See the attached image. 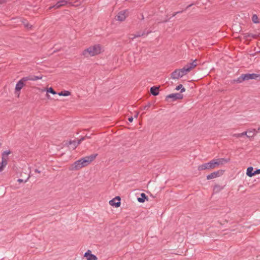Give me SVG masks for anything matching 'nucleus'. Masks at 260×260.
Segmentation results:
<instances>
[{
  "mask_svg": "<svg viewBox=\"0 0 260 260\" xmlns=\"http://www.w3.org/2000/svg\"><path fill=\"white\" fill-rule=\"evenodd\" d=\"M104 50L103 46L96 44L84 49L81 53V55L85 58L93 57L101 54L104 52Z\"/></svg>",
  "mask_w": 260,
  "mask_h": 260,
  "instance_id": "f257e3e1",
  "label": "nucleus"
},
{
  "mask_svg": "<svg viewBox=\"0 0 260 260\" xmlns=\"http://www.w3.org/2000/svg\"><path fill=\"white\" fill-rule=\"evenodd\" d=\"M197 65V60L186 64L183 68L177 69L171 74V78L173 79H179L194 69Z\"/></svg>",
  "mask_w": 260,
  "mask_h": 260,
  "instance_id": "f03ea898",
  "label": "nucleus"
},
{
  "mask_svg": "<svg viewBox=\"0 0 260 260\" xmlns=\"http://www.w3.org/2000/svg\"><path fill=\"white\" fill-rule=\"evenodd\" d=\"M96 155L92 154L75 161L71 166V170H78L89 165L95 158Z\"/></svg>",
  "mask_w": 260,
  "mask_h": 260,
  "instance_id": "7ed1b4c3",
  "label": "nucleus"
},
{
  "mask_svg": "<svg viewBox=\"0 0 260 260\" xmlns=\"http://www.w3.org/2000/svg\"><path fill=\"white\" fill-rule=\"evenodd\" d=\"M228 162V160L224 158L213 159L208 162L203 164L198 167L199 171L205 170H212Z\"/></svg>",
  "mask_w": 260,
  "mask_h": 260,
  "instance_id": "20e7f679",
  "label": "nucleus"
},
{
  "mask_svg": "<svg viewBox=\"0 0 260 260\" xmlns=\"http://www.w3.org/2000/svg\"><path fill=\"white\" fill-rule=\"evenodd\" d=\"M28 81V79L25 77H23L19 80L16 83L14 93L15 95L19 98L20 94V90L25 86V82Z\"/></svg>",
  "mask_w": 260,
  "mask_h": 260,
  "instance_id": "39448f33",
  "label": "nucleus"
},
{
  "mask_svg": "<svg viewBox=\"0 0 260 260\" xmlns=\"http://www.w3.org/2000/svg\"><path fill=\"white\" fill-rule=\"evenodd\" d=\"M258 79L260 80V74H242L238 79L237 81L239 83L243 82L244 80H248L249 79Z\"/></svg>",
  "mask_w": 260,
  "mask_h": 260,
  "instance_id": "423d86ee",
  "label": "nucleus"
},
{
  "mask_svg": "<svg viewBox=\"0 0 260 260\" xmlns=\"http://www.w3.org/2000/svg\"><path fill=\"white\" fill-rule=\"evenodd\" d=\"M68 5V0H57L56 3L53 5L52 6L48 8V10H50L52 8H54L55 9H59V8Z\"/></svg>",
  "mask_w": 260,
  "mask_h": 260,
  "instance_id": "0eeeda50",
  "label": "nucleus"
},
{
  "mask_svg": "<svg viewBox=\"0 0 260 260\" xmlns=\"http://www.w3.org/2000/svg\"><path fill=\"white\" fill-rule=\"evenodd\" d=\"M128 15L127 10H122L120 11L116 16V20L119 21H124Z\"/></svg>",
  "mask_w": 260,
  "mask_h": 260,
  "instance_id": "6e6552de",
  "label": "nucleus"
},
{
  "mask_svg": "<svg viewBox=\"0 0 260 260\" xmlns=\"http://www.w3.org/2000/svg\"><path fill=\"white\" fill-rule=\"evenodd\" d=\"M182 98H183V95H182V94H181L180 93H172V94L168 95L166 97V100L167 101L169 102V99H172V101H175L177 100H181Z\"/></svg>",
  "mask_w": 260,
  "mask_h": 260,
  "instance_id": "1a4fd4ad",
  "label": "nucleus"
},
{
  "mask_svg": "<svg viewBox=\"0 0 260 260\" xmlns=\"http://www.w3.org/2000/svg\"><path fill=\"white\" fill-rule=\"evenodd\" d=\"M120 198L119 196H117L112 200H110L109 202V204L113 207L118 208L120 206Z\"/></svg>",
  "mask_w": 260,
  "mask_h": 260,
  "instance_id": "9d476101",
  "label": "nucleus"
},
{
  "mask_svg": "<svg viewBox=\"0 0 260 260\" xmlns=\"http://www.w3.org/2000/svg\"><path fill=\"white\" fill-rule=\"evenodd\" d=\"M223 172L224 171L223 170H218L217 171L213 172L207 176V179L208 180H210L216 178L221 176Z\"/></svg>",
  "mask_w": 260,
  "mask_h": 260,
  "instance_id": "9b49d317",
  "label": "nucleus"
},
{
  "mask_svg": "<svg viewBox=\"0 0 260 260\" xmlns=\"http://www.w3.org/2000/svg\"><path fill=\"white\" fill-rule=\"evenodd\" d=\"M42 92L46 91V96L48 100H52V99H51V96L49 94V93H50L53 95H55L57 94V92L52 88V87H49L46 88V89H42L41 90Z\"/></svg>",
  "mask_w": 260,
  "mask_h": 260,
  "instance_id": "f8f14e48",
  "label": "nucleus"
},
{
  "mask_svg": "<svg viewBox=\"0 0 260 260\" xmlns=\"http://www.w3.org/2000/svg\"><path fill=\"white\" fill-rule=\"evenodd\" d=\"M84 257H85L87 260H97L98 257L91 254V251L88 250L84 254Z\"/></svg>",
  "mask_w": 260,
  "mask_h": 260,
  "instance_id": "ddd939ff",
  "label": "nucleus"
},
{
  "mask_svg": "<svg viewBox=\"0 0 260 260\" xmlns=\"http://www.w3.org/2000/svg\"><path fill=\"white\" fill-rule=\"evenodd\" d=\"M82 2L79 0H68V5L69 6L78 7L81 5Z\"/></svg>",
  "mask_w": 260,
  "mask_h": 260,
  "instance_id": "4468645a",
  "label": "nucleus"
},
{
  "mask_svg": "<svg viewBox=\"0 0 260 260\" xmlns=\"http://www.w3.org/2000/svg\"><path fill=\"white\" fill-rule=\"evenodd\" d=\"M22 23L24 24V27L28 30H31L32 29V25L30 24L26 20H22Z\"/></svg>",
  "mask_w": 260,
  "mask_h": 260,
  "instance_id": "2eb2a0df",
  "label": "nucleus"
},
{
  "mask_svg": "<svg viewBox=\"0 0 260 260\" xmlns=\"http://www.w3.org/2000/svg\"><path fill=\"white\" fill-rule=\"evenodd\" d=\"M7 165V160L6 158H2V162L0 163V172H2L5 167Z\"/></svg>",
  "mask_w": 260,
  "mask_h": 260,
  "instance_id": "dca6fc26",
  "label": "nucleus"
},
{
  "mask_svg": "<svg viewBox=\"0 0 260 260\" xmlns=\"http://www.w3.org/2000/svg\"><path fill=\"white\" fill-rule=\"evenodd\" d=\"M246 133V136L248 138L253 137L255 135V129H248L245 132Z\"/></svg>",
  "mask_w": 260,
  "mask_h": 260,
  "instance_id": "f3484780",
  "label": "nucleus"
},
{
  "mask_svg": "<svg viewBox=\"0 0 260 260\" xmlns=\"http://www.w3.org/2000/svg\"><path fill=\"white\" fill-rule=\"evenodd\" d=\"M246 175L250 177L254 176L253 167H250L247 169Z\"/></svg>",
  "mask_w": 260,
  "mask_h": 260,
  "instance_id": "a211bd4d",
  "label": "nucleus"
},
{
  "mask_svg": "<svg viewBox=\"0 0 260 260\" xmlns=\"http://www.w3.org/2000/svg\"><path fill=\"white\" fill-rule=\"evenodd\" d=\"M59 96H68L71 94V92L68 90H63L57 93Z\"/></svg>",
  "mask_w": 260,
  "mask_h": 260,
  "instance_id": "6ab92c4d",
  "label": "nucleus"
},
{
  "mask_svg": "<svg viewBox=\"0 0 260 260\" xmlns=\"http://www.w3.org/2000/svg\"><path fill=\"white\" fill-rule=\"evenodd\" d=\"M159 88L157 87L153 86L150 89L151 93L154 95H157L159 93L158 91Z\"/></svg>",
  "mask_w": 260,
  "mask_h": 260,
  "instance_id": "aec40b11",
  "label": "nucleus"
},
{
  "mask_svg": "<svg viewBox=\"0 0 260 260\" xmlns=\"http://www.w3.org/2000/svg\"><path fill=\"white\" fill-rule=\"evenodd\" d=\"M141 198H138V201L140 203H144L146 200H148V198L144 193L141 194Z\"/></svg>",
  "mask_w": 260,
  "mask_h": 260,
  "instance_id": "412c9836",
  "label": "nucleus"
},
{
  "mask_svg": "<svg viewBox=\"0 0 260 260\" xmlns=\"http://www.w3.org/2000/svg\"><path fill=\"white\" fill-rule=\"evenodd\" d=\"M25 78L28 79V80L36 81V80L42 79V77H38V76H34L32 77L28 76V77H25Z\"/></svg>",
  "mask_w": 260,
  "mask_h": 260,
  "instance_id": "4be33fe9",
  "label": "nucleus"
},
{
  "mask_svg": "<svg viewBox=\"0 0 260 260\" xmlns=\"http://www.w3.org/2000/svg\"><path fill=\"white\" fill-rule=\"evenodd\" d=\"M180 89H181V92H183L185 91V89L183 87L182 84H179L176 87V90H179Z\"/></svg>",
  "mask_w": 260,
  "mask_h": 260,
  "instance_id": "5701e85b",
  "label": "nucleus"
},
{
  "mask_svg": "<svg viewBox=\"0 0 260 260\" xmlns=\"http://www.w3.org/2000/svg\"><path fill=\"white\" fill-rule=\"evenodd\" d=\"M252 21L255 23H258V18L257 15L255 14L252 15Z\"/></svg>",
  "mask_w": 260,
  "mask_h": 260,
  "instance_id": "b1692460",
  "label": "nucleus"
},
{
  "mask_svg": "<svg viewBox=\"0 0 260 260\" xmlns=\"http://www.w3.org/2000/svg\"><path fill=\"white\" fill-rule=\"evenodd\" d=\"M11 153V151L10 150L4 151L2 154V158H6L7 159V156Z\"/></svg>",
  "mask_w": 260,
  "mask_h": 260,
  "instance_id": "393cba45",
  "label": "nucleus"
},
{
  "mask_svg": "<svg viewBox=\"0 0 260 260\" xmlns=\"http://www.w3.org/2000/svg\"><path fill=\"white\" fill-rule=\"evenodd\" d=\"M246 133L245 132H243L242 133H240V134H236L235 136L237 137V138H240V137H241L243 136H246Z\"/></svg>",
  "mask_w": 260,
  "mask_h": 260,
  "instance_id": "a878e982",
  "label": "nucleus"
},
{
  "mask_svg": "<svg viewBox=\"0 0 260 260\" xmlns=\"http://www.w3.org/2000/svg\"><path fill=\"white\" fill-rule=\"evenodd\" d=\"M254 176L256 174H260V169H257L256 171L253 172Z\"/></svg>",
  "mask_w": 260,
  "mask_h": 260,
  "instance_id": "bb28decb",
  "label": "nucleus"
},
{
  "mask_svg": "<svg viewBox=\"0 0 260 260\" xmlns=\"http://www.w3.org/2000/svg\"><path fill=\"white\" fill-rule=\"evenodd\" d=\"M6 2V0H0V4H4Z\"/></svg>",
  "mask_w": 260,
  "mask_h": 260,
  "instance_id": "cd10ccee",
  "label": "nucleus"
},
{
  "mask_svg": "<svg viewBox=\"0 0 260 260\" xmlns=\"http://www.w3.org/2000/svg\"><path fill=\"white\" fill-rule=\"evenodd\" d=\"M128 121L131 122H132L133 121V118L132 117H131L128 118Z\"/></svg>",
  "mask_w": 260,
  "mask_h": 260,
  "instance_id": "c85d7f7f",
  "label": "nucleus"
},
{
  "mask_svg": "<svg viewBox=\"0 0 260 260\" xmlns=\"http://www.w3.org/2000/svg\"><path fill=\"white\" fill-rule=\"evenodd\" d=\"M138 114H139V113L137 112V114L135 115V118H138Z\"/></svg>",
  "mask_w": 260,
  "mask_h": 260,
  "instance_id": "c756f323",
  "label": "nucleus"
},
{
  "mask_svg": "<svg viewBox=\"0 0 260 260\" xmlns=\"http://www.w3.org/2000/svg\"><path fill=\"white\" fill-rule=\"evenodd\" d=\"M18 181L19 182H22V180L19 179L18 180Z\"/></svg>",
  "mask_w": 260,
  "mask_h": 260,
  "instance_id": "7c9ffc66",
  "label": "nucleus"
},
{
  "mask_svg": "<svg viewBox=\"0 0 260 260\" xmlns=\"http://www.w3.org/2000/svg\"><path fill=\"white\" fill-rule=\"evenodd\" d=\"M140 36H141L140 35H138L136 36V37H140Z\"/></svg>",
  "mask_w": 260,
  "mask_h": 260,
  "instance_id": "2f4dec72",
  "label": "nucleus"
},
{
  "mask_svg": "<svg viewBox=\"0 0 260 260\" xmlns=\"http://www.w3.org/2000/svg\"><path fill=\"white\" fill-rule=\"evenodd\" d=\"M258 130L260 131V127L258 128Z\"/></svg>",
  "mask_w": 260,
  "mask_h": 260,
  "instance_id": "473e14b6",
  "label": "nucleus"
}]
</instances>
